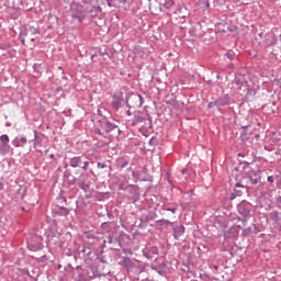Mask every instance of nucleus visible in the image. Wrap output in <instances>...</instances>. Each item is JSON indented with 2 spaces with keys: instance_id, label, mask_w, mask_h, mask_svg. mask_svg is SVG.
Here are the masks:
<instances>
[{
  "instance_id": "obj_9",
  "label": "nucleus",
  "mask_w": 281,
  "mask_h": 281,
  "mask_svg": "<svg viewBox=\"0 0 281 281\" xmlns=\"http://www.w3.org/2000/svg\"><path fill=\"white\" fill-rule=\"evenodd\" d=\"M81 168L82 170H87V168H89V161H85Z\"/></svg>"
},
{
  "instance_id": "obj_17",
  "label": "nucleus",
  "mask_w": 281,
  "mask_h": 281,
  "mask_svg": "<svg viewBox=\"0 0 281 281\" xmlns=\"http://www.w3.org/2000/svg\"><path fill=\"white\" fill-rule=\"evenodd\" d=\"M217 104H222L223 105V103H221V101H217Z\"/></svg>"
},
{
  "instance_id": "obj_5",
  "label": "nucleus",
  "mask_w": 281,
  "mask_h": 281,
  "mask_svg": "<svg viewBox=\"0 0 281 281\" xmlns=\"http://www.w3.org/2000/svg\"><path fill=\"white\" fill-rule=\"evenodd\" d=\"M0 153L1 155L10 153V144L0 143Z\"/></svg>"
},
{
  "instance_id": "obj_11",
  "label": "nucleus",
  "mask_w": 281,
  "mask_h": 281,
  "mask_svg": "<svg viewBox=\"0 0 281 281\" xmlns=\"http://www.w3.org/2000/svg\"><path fill=\"white\" fill-rule=\"evenodd\" d=\"M20 142H21V144H27V138L21 137V138H20Z\"/></svg>"
},
{
  "instance_id": "obj_4",
  "label": "nucleus",
  "mask_w": 281,
  "mask_h": 281,
  "mask_svg": "<svg viewBox=\"0 0 281 281\" xmlns=\"http://www.w3.org/2000/svg\"><path fill=\"white\" fill-rule=\"evenodd\" d=\"M82 165V157H74L70 159L71 168H80Z\"/></svg>"
},
{
  "instance_id": "obj_15",
  "label": "nucleus",
  "mask_w": 281,
  "mask_h": 281,
  "mask_svg": "<svg viewBox=\"0 0 281 281\" xmlns=\"http://www.w3.org/2000/svg\"><path fill=\"white\" fill-rule=\"evenodd\" d=\"M214 108V103H209V109H213Z\"/></svg>"
},
{
  "instance_id": "obj_3",
  "label": "nucleus",
  "mask_w": 281,
  "mask_h": 281,
  "mask_svg": "<svg viewBox=\"0 0 281 281\" xmlns=\"http://www.w3.org/2000/svg\"><path fill=\"white\" fill-rule=\"evenodd\" d=\"M186 234V227L183 226H177L173 228V236L176 239L181 238V235Z\"/></svg>"
},
{
  "instance_id": "obj_18",
  "label": "nucleus",
  "mask_w": 281,
  "mask_h": 281,
  "mask_svg": "<svg viewBox=\"0 0 281 281\" xmlns=\"http://www.w3.org/2000/svg\"><path fill=\"white\" fill-rule=\"evenodd\" d=\"M67 166H68V165L66 164V165H65V168H67Z\"/></svg>"
},
{
  "instance_id": "obj_2",
  "label": "nucleus",
  "mask_w": 281,
  "mask_h": 281,
  "mask_svg": "<svg viewBox=\"0 0 281 281\" xmlns=\"http://www.w3.org/2000/svg\"><path fill=\"white\" fill-rule=\"evenodd\" d=\"M137 124H143L144 127L150 128V120L142 115H136L132 122V126H137Z\"/></svg>"
},
{
  "instance_id": "obj_1",
  "label": "nucleus",
  "mask_w": 281,
  "mask_h": 281,
  "mask_svg": "<svg viewBox=\"0 0 281 281\" xmlns=\"http://www.w3.org/2000/svg\"><path fill=\"white\" fill-rule=\"evenodd\" d=\"M36 34H38V29L34 26H29L26 27L22 33H21V41L23 45H25V41H31V43H34Z\"/></svg>"
},
{
  "instance_id": "obj_6",
  "label": "nucleus",
  "mask_w": 281,
  "mask_h": 281,
  "mask_svg": "<svg viewBox=\"0 0 281 281\" xmlns=\"http://www.w3.org/2000/svg\"><path fill=\"white\" fill-rule=\"evenodd\" d=\"M244 132L240 135V138L243 142H247V139H249L251 137V132H249V130H247V127H244Z\"/></svg>"
},
{
  "instance_id": "obj_14",
  "label": "nucleus",
  "mask_w": 281,
  "mask_h": 281,
  "mask_svg": "<svg viewBox=\"0 0 281 281\" xmlns=\"http://www.w3.org/2000/svg\"><path fill=\"white\" fill-rule=\"evenodd\" d=\"M226 57H228V59H229V60H233V58H234V57H233V55H232V54H229V53H228V54H226Z\"/></svg>"
},
{
  "instance_id": "obj_8",
  "label": "nucleus",
  "mask_w": 281,
  "mask_h": 281,
  "mask_svg": "<svg viewBox=\"0 0 281 281\" xmlns=\"http://www.w3.org/2000/svg\"><path fill=\"white\" fill-rule=\"evenodd\" d=\"M0 144H10V137L7 134L1 135Z\"/></svg>"
},
{
  "instance_id": "obj_12",
  "label": "nucleus",
  "mask_w": 281,
  "mask_h": 281,
  "mask_svg": "<svg viewBox=\"0 0 281 281\" xmlns=\"http://www.w3.org/2000/svg\"><path fill=\"white\" fill-rule=\"evenodd\" d=\"M13 145L15 146V148H19V146H21L16 140H13Z\"/></svg>"
},
{
  "instance_id": "obj_13",
  "label": "nucleus",
  "mask_w": 281,
  "mask_h": 281,
  "mask_svg": "<svg viewBox=\"0 0 281 281\" xmlns=\"http://www.w3.org/2000/svg\"><path fill=\"white\" fill-rule=\"evenodd\" d=\"M268 181H269V183H273V177H272V176H269V177H268Z\"/></svg>"
},
{
  "instance_id": "obj_10",
  "label": "nucleus",
  "mask_w": 281,
  "mask_h": 281,
  "mask_svg": "<svg viewBox=\"0 0 281 281\" xmlns=\"http://www.w3.org/2000/svg\"><path fill=\"white\" fill-rule=\"evenodd\" d=\"M98 168H101V169L106 168V165H104V162H98Z\"/></svg>"
},
{
  "instance_id": "obj_7",
  "label": "nucleus",
  "mask_w": 281,
  "mask_h": 281,
  "mask_svg": "<svg viewBox=\"0 0 281 281\" xmlns=\"http://www.w3.org/2000/svg\"><path fill=\"white\" fill-rule=\"evenodd\" d=\"M160 3H162V5L167 9H170L172 8V5H175L173 0H160Z\"/></svg>"
},
{
  "instance_id": "obj_16",
  "label": "nucleus",
  "mask_w": 281,
  "mask_h": 281,
  "mask_svg": "<svg viewBox=\"0 0 281 281\" xmlns=\"http://www.w3.org/2000/svg\"><path fill=\"white\" fill-rule=\"evenodd\" d=\"M181 172H182V175H186V169H182V171H181Z\"/></svg>"
}]
</instances>
